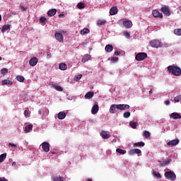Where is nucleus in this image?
Masks as SVG:
<instances>
[{
	"mask_svg": "<svg viewBox=\"0 0 181 181\" xmlns=\"http://www.w3.org/2000/svg\"><path fill=\"white\" fill-rule=\"evenodd\" d=\"M105 52H107L108 53H111L112 50H114V47H112V45H107L105 47Z\"/></svg>",
	"mask_w": 181,
	"mask_h": 181,
	"instance_id": "23",
	"label": "nucleus"
},
{
	"mask_svg": "<svg viewBox=\"0 0 181 181\" xmlns=\"http://www.w3.org/2000/svg\"><path fill=\"white\" fill-rule=\"evenodd\" d=\"M164 176L168 180H176V174H175V172L172 170L166 171L164 174Z\"/></svg>",
	"mask_w": 181,
	"mask_h": 181,
	"instance_id": "2",
	"label": "nucleus"
},
{
	"mask_svg": "<svg viewBox=\"0 0 181 181\" xmlns=\"http://www.w3.org/2000/svg\"><path fill=\"white\" fill-rule=\"evenodd\" d=\"M170 101H169V100H165V105H170Z\"/></svg>",
	"mask_w": 181,
	"mask_h": 181,
	"instance_id": "52",
	"label": "nucleus"
},
{
	"mask_svg": "<svg viewBox=\"0 0 181 181\" xmlns=\"http://www.w3.org/2000/svg\"><path fill=\"white\" fill-rule=\"evenodd\" d=\"M38 114H40V115H41V114H42V110H39V111H38Z\"/></svg>",
	"mask_w": 181,
	"mask_h": 181,
	"instance_id": "56",
	"label": "nucleus"
},
{
	"mask_svg": "<svg viewBox=\"0 0 181 181\" xmlns=\"http://www.w3.org/2000/svg\"><path fill=\"white\" fill-rule=\"evenodd\" d=\"M100 110V107H98V104H95L93 106L92 109H91V113L93 115H95V114H97V112H98V110Z\"/></svg>",
	"mask_w": 181,
	"mask_h": 181,
	"instance_id": "15",
	"label": "nucleus"
},
{
	"mask_svg": "<svg viewBox=\"0 0 181 181\" xmlns=\"http://www.w3.org/2000/svg\"><path fill=\"white\" fill-rule=\"evenodd\" d=\"M110 13L111 16L117 15L118 13V8L115 6H113L110 10Z\"/></svg>",
	"mask_w": 181,
	"mask_h": 181,
	"instance_id": "21",
	"label": "nucleus"
},
{
	"mask_svg": "<svg viewBox=\"0 0 181 181\" xmlns=\"http://www.w3.org/2000/svg\"><path fill=\"white\" fill-rule=\"evenodd\" d=\"M1 74H7V73H8V69H6V68L2 69L1 70Z\"/></svg>",
	"mask_w": 181,
	"mask_h": 181,
	"instance_id": "46",
	"label": "nucleus"
},
{
	"mask_svg": "<svg viewBox=\"0 0 181 181\" xmlns=\"http://www.w3.org/2000/svg\"><path fill=\"white\" fill-rule=\"evenodd\" d=\"M24 115L25 117V118H29L30 115H29V110H25L24 111Z\"/></svg>",
	"mask_w": 181,
	"mask_h": 181,
	"instance_id": "47",
	"label": "nucleus"
},
{
	"mask_svg": "<svg viewBox=\"0 0 181 181\" xmlns=\"http://www.w3.org/2000/svg\"><path fill=\"white\" fill-rule=\"evenodd\" d=\"M2 86H12L13 82L9 79H4L1 81Z\"/></svg>",
	"mask_w": 181,
	"mask_h": 181,
	"instance_id": "19",
	"label": "nucleus"
},
{
	"mask_svg": "<svg viewBox=\"0 0 181 181\" xmlns=\"http://www.w3.org/2000/svg\"><path fill=\"white\" fill-rule=\"evenodd\" d=\"M58 118H59V119H64L66 118V112H59L58 113Z\"/></svg>",
	"mask_w": 181,
	"mask_h": 181,
	"instance_id": "28",
	"label": "nucleus"
},
{
	"mask_svg": "<svg viewBox=\"0 0 181 181\" xmlns=\"http://www.w3.org/2000/svg\"><path fill=\"white\" fill-rule=\"evenodd\" d=\"M2 21V16L0 14V22Z\"/></svg>",
	"mask_w": 181,
	"mask_h": 181,
	"instance_id": "57",
	"label": "nucleus"
},
{
	"mask_svg": "<svg viewBox=\"0 0 181 181\" xmlns=\"http://www.w3.org/2000/svg\"><path fill=\"white\" fill-rule=\"evenodd\" d=\"M118 110H119V105L113 104L110 106L109 111L110 114H116Z\"/></svg>",
	"mask_w": 181,
	"mask_h": 181,
	"instance_id": "5",
	"label": "nucleus"
},
{
	"mask_svg": "<svg viewBox=\"0 0 181 181\" xmlns=\"http://www.w3.org/2000/svg\"><path fill=\"white\" fill-rule=\"evenodd\" d=\"M59 69L62 71L67 70V64L64 63H61L59 64Z\"/></svg>",
	"mask_w": 181,
	"mask_h": 181,
	"instance_id": "31",
	"label": "nucleus"
},
{
	"mask_svg": "<svg viewBox=\"0 0 181 181\" xmlns=\"http://www.w3.org/2000/svg\"><path fill=\"white\" fill-rule=\"evenodd\" d=\"M175 103H180L181 101V95H177L174 98Z\"/></svg>",
	"mask_w": 181,
	"mask_h": 181,
	"instance_id": "37",
	"label": "nucleus"
},
{
	"mask_svg": "<svg viewBox=\"0 0 181 181\" xmlns=\"http://www.w3.org/2000/svg\"><path fill=\"white\" fill-rule=\"evenodd\" d=\"M123 35L124 37H126L127 39H129V37H131V35L127 31H124Z\"/></svg>",
	"mask_w": 181,
	"mask_h": 181,
	"instance_id": "41",
	"label": "nucleus"
},
{
	"mask_svg": "<svg viewBox=\"0 0 181 181\" xmlns=\"http://www.w3.org/2000/svg\"><path fill=\"white\" fill-rule=\"evenodd\" d=\"M153 176H156L158 179H162V175L159 173H156V171H153Z\"/></svg>",
	"mask_w": 181,
	"mask_h": 181,
	"instance_id": "35",
	"label": "nucleus"
},
{
	"mask_svg": "<svg viewBox=\"0 0 181 181\" xmlns=\"http://www.w3.org/2000/svg\"><path fill=\"white\" fill-rule=\"evenodd\" d=\"M1 60H2V57H0V62H1Z\"/></svg>",
	"mask_w": 181,
	"mask_h": 181,
	"instance_id": "61",
	"label": "nucleus"
},
{
	"mask_svg": "<svg viewBox=\"0 0 181 181\" xmlns=\"http://www.w3.org/2000/svg\"><path fill=\"white\" fill-rule=\"evenodd\" d=\"M152 89H151L150 90H149V94H152Z\"/></svg>",
	"mask_w": 181,
	"mask_h": 181,
	"instance_id": "58",
	"label": "nucleus"
},
{
	"mask_svg": "<svg viewBox=\"0 0 181 181\" xmlns=\"http://www.w3.org/2000/svg\"><path fill=\"white\" fill-rule=\"evenodd\" d=\"M123 25L124 28H127V29H131L132 28V21L128 20L123 22Z\"/></svg>",
	"mask_w": 181,
	"mask_h": 181,
	"instance_id": "14",
	"label": "nucleus"
},
{
	"mask_svg": "<svg viewBox=\"0 0 181 181\" xmlns=\"http://www.w3.org/2000/svg\"><path fill=\"white\" fill-rule=\"evenodd\" d=\"M144 136L145 138H149V136H151V133L149 132H148V131H144Z\"/></svg>",
	"mask_w": 181,
	"mask_h": 181,
	"instance_id": "42",
	"label": "nucleus"
},
{
	"mask_svg": "<svg viewBox=\"0 0 181 181\" xmlns=\"http://www.w3.org/2000/svg\"><path fill=\"white\" fill-rule=\"evenodd\" d=\"M97 23L98 26H103V25L107 23V21L105 20L99 19L98 20Z\"/></svg>",
	"mask_w": 181,
	"mask_h": 181,
	"instance_id": "30",
	"label": "nucleus"
},
{
	"mask_svg": "<svg viewBox=\"0 0 181 181\" xmlns=\"http://www.w3.org/2000/svg\"><path fill=\"white\" fill-rule=\"evenodd\" d=\"M152 13L154 18H163V15L162 14V13H160L158 10H153Z\"/></svg>",
	"mask_w": 181,
	"mask_h": 181,
	"instance_id": "13",
	"label": "nucleus"
},
{
	"mask_svg": "<svg viewBox=\"0 0 181 181\" xmlns=\"http://www.w3.org/2000/svg\"><path fill=\"white\" fill-rule=\"evenodd\" d=\"M174 33H175V35H177V36H181V29L177 28V29L174 30Z\"/></svg>",
	"mask_w": 181,
	"mask_h": 181,
	"instance_id": "36",
	"label": "nucleus"
},
{
	"mask_svg": "<svg viewBox=\"0 0 181 181\" xmlns=\"http://www.w3.org/2000/svg\"><path fill=\"white\" fill-rule=\"evenodd\" d=\"M47 59H50V57H52V54H48L47 55Z\"/></svg>",
	"mask_w": 181,
	"mask_h": 181,
	"instance_id": "54",
	"label": "nucleus"
},
{
	"mask_svg": "<svg viewBox=\"0 0 181 181\" xmlns=\"http://www.w3.org/2000/svg\"><path fill=\"white\" fill-rule=\"evenodd\" d=\"M33 129V125L32 124H28L25 127V134H29Z\"/></svg>",
	"mask_w": 181,
	"mask_h": 181,
	"instance_id": "25",
	"label": "nucleus"
},
{
	"mask_svg": "<svg viewBox=\"0 0 181 181\" xmlns=\"http://www.w3.org/2000/svg\"><path fill=\"white\" fill-rule=\"evenodd\" d=\"M120 54H121V52H119V51L115 52V56H119Z\"/></svg>",
	"mask_w": 181,
	"mask_h": 181,
	"instance_id": "50",
	"label": "nucleus"
},
{
	"mask_svg": "<svg viewBox=\"0 0 181 181\" xmlns=\"http://www.w3.org/2000/svg\"><path fill=\"white\" fill-rule=\"evenodd\" d=\"M161 12H163V13L166 16H170V10H169V7L168 6L162 7Z\"/></svg>",
	"mask_w": 181,
	"mask_h": 181,
	"instance_id": "11",
	"label": "nucleus"
},
{
	"mask_svg": "<svg viewBox=\"0 0 181 181\" xmlns=\"http://www.w3.org/2000/svg\"><path fill=\"white\" fill-rule=\"evenodd\" d=\"M84 97L86 100H90V98H93L94 97V92H88Z\"/></svg>",
	"mask_w": 181,
	"mask_h": 181,
	"instance_id": "22",
	"label": "nucleus"
},
{
	"mask_svg": "<svg viewBox=\"0 0 181 181\" xmlns=\"http://www.w3.org/2000/svg\"><path fill=\"white\" fill-rule=\"evenodd\" d=\"M116 153L117 155H125V153H127V150H123L121 148H117L116 149Z\"/></svg>",
	"mask_w": 181,
	"mask_h": 181,
	"instance_id": "26",
	"label": "nucleus"
},
{
	"mask_svg": "<svg viewBox=\"0 0 181 181\" xmlns=\"http://www.w3.org/2000/svg\"><path fill=\"white\" fill-rule=\"evenodd\" d=\"M134 148H141L145 146V143L144 141H139L134 144Z\"/></svg>",
	"mask_w": 181,
	"mask_h": 181,
	"instance_id": "24",
	"label": "nucleus"
},
{
	"mask_svg": "<svg viewBox=\"0 0 181 181\" xmlns=\"http://www.w3.org/2000/svg\"><path fill=\"white\" fill-rule=\"evenodd\" d=\"M179 142H180L179 139H175L168 141L167 143V145L168 146H176L179 145Z\"/></svg>",
	"mask_w": 181,
	"mask_h": 181,
	"instance_id": "8",
	"label": "nucleus"
},
{
	"mask_svg": "<svg viewBox=\"0 0 181 181\" xmlns=\"http://www.w3.org/2000/svg\"><path fill=\"white\" fill-rule=\"evenodd\" d=\"M39 62V59L36 57H33L30 59L29 61V64L30 66H31L32 67H35V66H36V64H37V62Z\"/></svg>",
	"mask_w": 181,
	"mask_h": 181,
	"instance_id": "10",
	"label": "nucleus"
},
{
	"mask_svg": "<svg viewBox=\"0 0 181 181\" xmlns=\"http://www.w3.org/2000/svg\"><path fill=\"white\" fill-rule=\"evenodd\" d=\"M47 19L45 17H41L40 18V23H46V21Z\"/></svg>",
	"mask_w": 181,
	"mask_h": 181,
	"instance_id": "44",
	"label": "nucleus"
},
{
	"mask_svg": "<svg viewBox=\"0 0 181 181\" xmlns=\"http://www.w3.org/2000/svg\"><path fill=\"white\" fill-rule=\"evenodd\" d=\"M16 80L17 81H19L20 83H23V81H25V77L18 75L16 76Z\"/></svg>",
	"mask_w": 181,
	"mask_h": 181,
	"instance_id": "32",
	"label": "nucleus"
},
{
	"mask_svg": "<svg viewBox=\"0 0 181 181\" xmlns=\"http://www.w3.org/2000/svg\"><path fill=\"white\" fill-rule=\"evenodd\" d=\"M81 77H83V75H81V74L77 75L74 78L75 81H78V80H81Z\"/></svg>",
	"mask_w": 181,
	"mask_h": 181,
	"instance_id": "45",
	"label": "nucleus"
},
{
	"mask_svg": "<svg viewBox=\"0 0 181 181\" xmlns=\"http://www.w3.org/2000/svg\"><path fill=\"white\" fill-rule=\"evenodd\" d=\"M9 146H12L13 148H16V144H15L13 143H9Z\"/></svg>",
	"mask_w": 181,
	"mask_h": 181,
	"instance_id": "51",
	"label": "nucleus"
},
{
	"mask_svg": "<svg viewBox=\"0 0 181 181\" xmlns=\"http://www.w3.org/2000/svg\"><path fill=\"white\" fill-rule=\"evenodd\" d=\"M111 62H112V63H117V62H118V57H112L111 59Z\"/></svg>",
	"mask_w": 181,
	"mask_h": 181,
	"instance_id": "48",
	"label": "nucleus"
},
{
	"mask_svg": "<svg viewBox=\"0 0 181 181\" xmlns=\"http://www.w3.org/2000/svg\"><path fill=\"white\" fill-rule=\"evenodd\" d=\"M135 153L136 155H138V156H141V153H142V151H141V149L139 148H134V149H131L129 151V155L132 156V155H135Z\"/></svg>",
	"mask_w": 181,
	"mask_h": 181,
	"instance_id": "7",
	"label": "nucleus"
},
{
	"mask_svg": "<svg viewBox=\"0 0 181 181\" xmlns=\"http://www.w3.org/2000/svg\"><path fill=\"white\" fill-rule=\"evenodd\" d=\"M20 8H21V11H28L27 6H21Z\"/></svg>",
	"mask_w": 181,
	"mask_h": 181,
	"instance_id": "49",
	"label": "nucleus"
},
{
	"mask_svg": "<svg viewBox=\"0 0 181 181\" xmlns=\"http://www.w3.org/2000/svg\"><path fill=\"white\" fill-rule=\"evenodd\" d=\"M86 33H90V30L88 28H83L81 30V35H86Z\"/></svg>",
	"mask_w": 181,
	"mask_h": 181,
	"instance_id": "34",
	"label": "nucleus"
},
{
	"mask_svg": "<svg viewBox=\"0 0 181 181\" xmlns=\"http://www.w3.org/2000/svg\"><path fill=\"white\" fill-rule=\"evenodd\" d=\"M12 14L13 15H16V12H13Z\"/></svg>",
	"mask_w": 181,
	"mask_h": 181,
	"instance_id": "60",
	"label": "nucleus"
},
{
	"mask_svg": "<svg viewBox=\"0 0 181 181\" xmlns=\"http://www.w3.org/2000/svg\"><path fill=\"white\" fill-rule=\"evenodd\" d=\"M41 146L44 151V152H49L50 151V144L47 141H44L42 144Z\"/></svg>",
	"mask_w": 181,
	"mask_h": 181,
	"instance_id": "6",
	"label": "nucleus"
},
{
	"mask_svg": "<svg viewBox=\"0 0 181 181\" xmlns=\"http://www.w3.org/2000/svg\"><path fill=\"white\" fill-rule=\"evenodd\" d=\"M0 181H8L5 177H0Z\"/></svg>",
	"mask_w": 181,
	"mask_h": 181,
	"instance_id": "53",
	"label": "nucleus"
},
{
	"mask_svg": "<svg viewBox=\"0 0 181 181\" xmlns=\"http://www.w3.org/2000/svg\"><path fill=\"white\" fill-rule=\"evenodd\" d=\"M77 6L78 9H83V8H86V5H84V3H78L77 4Z\"/></svg>",
	"mask_w": 181,
	"mask_h": 181,
	"instance_id": "39",
	"label": "nucleus"
},
{
	"mask_svg": "<svg viewBox=\"0 0 181 181\" xmlns=\"http://www.w3.org/2000/svg\"><path fill=\"white\" fill-rule=\"evenodd\" d=\"M67 99H68V100H71V99H70V98H67Z\"/></svg>",
	"mask_w": 181,
	"mask_h": 181,
	"instance_id": "62",
	"label": "nucleus"
},
{
	"mask_svg": "<svg viewBox=\"0 0 181 181\" xmlns=\"http://www.w3.org/2000/svg\"><path fill=\"white\" fill-rule=\"evenodd\" d=\"M119 110L124 111L125 110H129V105L127 104H119Z\"/></svg>",
	"mask_w": 181,
	"mask_h": 181,
	"instance_id": "18",
	"label": "nucleus"
},
{
	"mask_svg": "<svg viewBox=\"0 0 181 181\" xmlns=\"http://www.w3.org/2000/svg\"><path fill=\"white\" fill-rule=\"evenodd\" d=\"M57 10H56V8H52L50 10L48 11L47 15V16L52 17V16H54L55 13H57Z\"/></svg>",
	"mask_w": 181,
	"mask_h": 181,
	"instance_id": "20",
	"label": "nucleus"
},
{
	"mask_svg": "<svg viewBox=\"0 0 181 181\" xmlns=\"http://www.w3.org/2000/svg\"><path fill=\"white\" fill-rule=\"evenodd\" d=\"M146 57H148V54L145 52H139L136 55L135 59L137 62H142V60H145Z\"/></svg>",
	"mask_w": 181,
	"mask_h": 181,
	"instance_id": "3",
	"label": "nucleus"
},
{
	"mask_svg": "<svg viewBox=\"0 0 181 181\" xmlns=\"http://www.w3.org/2000/svg\"><path fill=\"white\" fill-rule=\"evenodd\" d=\"M11 166H16V162H15V161H13V163H12V165H11Z\"/></svg>",
	"mask_w": 181,
	"mask_h": 181,
	"instance_id": "55",
	"label": "nucleus"
},
{
	"mask_svg": "<svg viewBox=\"0 0 181 181\" xmlns=\"http://www.w3.org/2000/svg\"><path fill=\"white\" fill-rule=\"evenodd\" d=\"M5 159H6V153L0 155V163H2Z\"/></svg>",
	"mask_w": 181,
	"mask_h": 181,
	"instance_id": "33",
	"label": "nucleus"
},
{
	"mask_svg": "<svg viewBox=\"0 0 181 181\" xmlns=\"http://www.w3.org/2000/svg\"><path fill=\"white\" fill-rule=\"evenodd\" d=\"M129 126L131 127V128H133V129H136V122H131L129 123Z\"/></svg>",
	"mask_w": 181,
	"mask_h": 181,
	"instance_id": "38",
	"label": "nucleus"
},
{
	"mask_svg": "<svg viewBox=\"0 0 181 181\" xmlns=\"http://www.w3.org/2000/svg\"><path fill=\"white\" fill-rule=\"evenodd\" d=\"M170 118H171L172 119H180L181 114L176 112H173L170 115Z\"/></svg>",
	"mask_w": 181,
	"mask_h": 181,
	"instance_id": "9",
	"label": "nucleus"
},
{
	"mask_svg": "<svg viewBox=\"0 0 181 181\" xmlns=\"http://www.w3.org/2000/svg\"><path fill=\"white\" fill-rule=\"evenodd\" d=\"M54 181H64L63 178H62V177L60 176H55L53 177Z\"/></svg>",
	"mask_w": 181,
	"mask_h": 181,
	"instance_id": "43",
	"label": "nucleus"
},
{
	"mask_svg": "<svg viewBox=\"0 0 181 181\" xmlns=\"http://www.w3.org/2000/svg\"><path fill=\"white\" fill-rule=\"evenodd\" d=\"M51 88H54L57 91H63V88L57 84L52 83Z\"/></svg>",
	"mask_w": 181,
	"mask_h": 181,
	"instance_id": "17",
	"label": "nucleus"
},
{
	"mask_svg": "<svg viewBox=\"0 0 181 181\" xmlns=\"http://www.w3.org/2000/svg\"><path fill=\"white\" fill-rule=\"evenodd\" d=\"M90 57H91V56L88 54H85L83 58H82V63H86V62H88V60H90Z\"/></svg>",
	"mask_w": 181,
	"mask_h": 181,
	"instance_id": "27",
	"label": "nucleus"
},
{
	"mask_svg": "<svg viewBox=\"0 0 181 181\" xmlns=\"http://www.w3.org/2000/svg\"><path fill=\"white\" fill-rule=\"evenodd\" d=\"M2 32H6V30H11V25L7 24V25H4L2 27Z\"/></svg>",
	"mask_w": 181,
	"mask_h": 181,
	"instance_id": "29",
	"label": "nucleus"
},
{
	"mask_svg": "<svg viewBox=\"0 0 181 181\" xmlns=\"http://www.w3.org/2000/svg\"><path fill=\"white\" fill-rule=\"evenodd\" d=\"M124 118H129L131 117V112H125L123 114Z\"/></svg>",
	"mask_w": 181,
	"mask_h": 181,
	"instance_id": "40",
	"label": "nucleus"
},
{
	"mask_svg": "<svg viewBox=\"0 0 181 181\" xmlns=\"http://www.w3.org/2000/svg\"><path fill=\"white\" fill-rule=\"evenodd\" d=\"M168 71L172 76H175L176 77H179L181 75V68L173 64L170 65L167 67Z\"/></svg>",
	"mask_w": 181,
	"mask_h": 181,
	"instance_id": "1",
	"label": "nucleus"
},
{
	"mask_svg": "<svg viewBox=\"0 0 181 181\" xmlns=\"http://www.w3.org/2000/svg\"><path fill=\"white\" fill-rule=\"evenodd\" d=\"M150 46H151V47L158 48V47H162L163 45L158 40H153L150 42Z\"/></svg>",
	"mask_w": 181,
	"mask_h": 181,
	"instance_id": "4",
	"label": "nucleus"
},
{
	"mask_svg": "<svg viewBox=\"0 0 181 181\" xmlns=\"http://www.w3.org/2000/svg\"><path fill=\"white\" fill-rule=\"evenodd\" d=\"M100 136H102L103 139H108L110 138V134L107 131H102L100 133Z\"/></svg>",
	"mask_w": 181,
	"mask_h": 181,
	"instance_id": "16",
	"label": "nucleus"
},
{
	"mask_svg": "<svg viewBox=\"0 0 181 181\" xmlns=\"http://www.w3.org/2000/svg\"><path fill=\"white\" fill-rule=\"evenodd\" d=\"M54 37L58 40V42H63L64 37H63V35L60 33H55Z\"/></svg>",
	"mask_w": 181,
	"mask_h": 181,
	"instance_id": "12",
	"label": "nucleus"
},
{
	"mask_svg": "<svg viewBox=\"0 0 181 181\" xmlns=\"http://www.w3.org/2000/svg\"><path fill=\"white\" fill-rule=\"evenodd\" d=\"M169 163V160L165 161V165H168Z\"/></svg>",
	"mask_w": 181,
	"mask_h": 181,
	"instance_id": "59",
	"label": "nucleus"
}]
</instances>
